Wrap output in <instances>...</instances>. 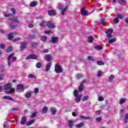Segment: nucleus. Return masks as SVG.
I'll list each match as a JSON object with an SVG mask.
<instances>
[{
  "label": "nucleus",
  "instance_id": "1",
  "mask_svg": "<svg viewBox=\"0 0 128 128\" xmlns=\"http://www.w3.org/2000/svg\"><path fill=\"white\" fill-rule=\"evenodd\" d=\"M74 96H75V102H80V99L82 95V94H78V90H74Z\"/></svg>",
  "mask_w": 128,
  "mask_h": 128
},
{
  "label": "nucleus",
  "instance_id": "2",
  "mask_svg": "<svg viewBox=\"0 0 128 128\" xmlns=\"http://www.w3.org/2000/svg\"><path fill=\"white\" fill-rule=\"evenodd\" d=\"M14 54L12 53L10 54L8 57V66H10L12 62H16V57H14Z\"/></svg>",
  "mask_w": 128,
  "mask_h": 128
},
{
  "label": "nucleus",
  "instance_id": "3",
  "mask_svg": "<svg viewBox=\"0 0 128 128\" xmlns=\"http://www.w3.org/2000/svg\"><path fill=\"white\" fill-rule=\"evenodd\" d=\"M54 70L56 74H60V72H62V68L58 64H56L55 66Z\"/></svg>",
  "mask_w": 128,
  "mask_h": 128
},
{
  "label": "nucleus",
  "instance_id": "4",
  "mask_svg": "<svg viewBox=\"0 0 128 128\" xmlns=\"http://www.w3.org/2000/svg\"><path fill=\"white\" fill-rule=\"evenodd\" d=\"M16 92H24V86L22 84H20L17 86V88L16 90Z\"/></svg>",
  "mask_w": 128,
  "mask_h": 128
},
{
  "label": "nucleus",
  "instance_id": "5",
  "mask_svg": "<svg viewBox=\"0 0 128 128\" xmlns=\"http://www.w3.org/2000/svg\"><path fill=\"white\" fill-rule=\"evenodd\" d=\"M38 60V56L34 54H30L26 58V60Z\"/></svg>",
  "mask_w": 128,
  "mask_h": 128
},
{
  "label": "nucleus",
  "instance_id": "6",
  "mask_svg": "<svg viewBox=\"0 0 128 128\" xmlns=\"http://www.w3.org/2000/svg\"><path fill=\"white\" fill-rule=\"evenodd\" d=\"M80 12L82 16H88V11H86V9L84 8H81Z\"/></svg>",
  "mask_w": 128,
  "mask_h": 128
},
{
  "label": "nucleus",
  "instance_id": "7",
  "mask_svg": "<svg viewBox=\"0 0 128 128\" xmlns=\"http://www.w3.org/2000/svg\"><path fill=\"white\" fill-rule=\"evenodd\" d=\"M47 26H48L50 28H56V25L52 24V22H48Z\"/></svg>",
  "mask_w": 128,
  "mask_h": 128
},
{
  "label": "nucleus",
  "instance_id": "8",
  "mask_svg": "<svg viewBox=\"0 0 128 128\" xmlns=\"http://www.w3.org/2000/svg\"><path fill=\"white\" fill-rule=\"evenodd\" d=\"M106 33L107 34V36L108 38H112V34H112V29H108L106 30Z\"/></svg>",
  "mask_w": 128,
  "mask_h": 128
},
{
  "label": "nucleus",
  "instance_id": "9",
  "mask_svg": "<svg viewBox=\"0 0 128 128\" xmlns=\"http://www.w3.org/2000/svg\"><path fill=\"white\" fill-rule=\"evenodd\" d=\"M86 82V81L84 80L80 83L78 92H82L84 90V82Z\"/></svg>",
  "mask_w": 128,
  "mask_h": 128
},
{
  "label": "nucleus",
  "instance_id": "10",
  "mask_svg": "<svg viewBox=\"0 0 128 128\" xmlns=\"http://www.w3.org/2000/svg\"><path fill=\"white\" fill-rule=\"evenodd\" d=\"M52 57L50 56V54H47L45 56V60L47 62H52Z\"/></svg>",
  "mask_w": 128,
  "mask_h": 128
},
{
  "label": "nucleus",
  "instance_id": "11",
  "mask_svg": "<svg viewBox=\"0 0 128 128\" xmlns=\"http://www.w3.org/2000/svg\"><path fill=\"white\" fill-rule=\"evenodd\" d=\"M20 48L21 50H24V48H26V43L25 42H22V44L20 46Z\"/></svg>",
  "mask_w": 128,
  "mask_h": 128
},
{
  "label": "nucleus",
  "instance_id": "12",
  "mask_svg": "<svg viewBox=\"0 0 128 128\" xmlns=\"http://www.w3.org/2000/svg\"><path fill=\"white\" fill-rule=\"evenodd\" d=\"M48 14L49 16H55L56 14V12L54 10H50L48 11Z\"/></svg>",
  "mask_w": 128,
  "mask_h": 128
},
{
  "label": "nucleus",
  "instance_id": "13",
  "mask_svg": "<svg viewBox=\"0 0 128 128\" xmlns=\"http://www.w3.org/2000/svg\"><path fill=\"white\" fill-rule=\"evenodd\" d=\"M4 88L5 90H10V88H12V84L10 83L6 84L4 86Z\"/></svg>",
  "mask_w": 128,
  "mask_h": 128
},
{
  "label": "nucleus",
  "instance_id": "14",
  "mask_svg": "<svg viewBox=\"0 0 128 128\" xmlns=\"http://www.w3.org/2000/svg\"><path fill=\"white\" fill-rule=\"evenodd\" d=\"M26 117L24 116L21 119V124H26Z\"/></svg>",
  "mask_w": 128,
  "mask_h": 128
},
{
  "label": "nucleus",
  "instance_id": "15",
  "mask_svg": "<svg viewBox=\"0 0 128 128\" xmlns=\"http://www.w3.org/2000/svg\"><path fill=\"white\" fill-rule=\"evenodd\" d=\"M58 41V38L57 37H53L52 39V44H56Z\"/></svg>",
  "mask_w": 128,
  "mask_h": 128
},
{
  "label": "nucleus",
  "instance_id": "16",
  "mask_svg": "<svg viewBox=\"0 0 128 128\" xmlns=\"http://www.w3.org/2000/svg\"><path fill=\"white\" fill-rule=\"evenodd\" d=\"M4 100H12V102H14V100L12 99V97L10 96H3Z\"/></svg>",
  "mask_w": 128,
  "mask_h": 128
},
{
  "label": "nucleus",
  "instance_id": "17",
  "mask_svg": "<svg viewBox=\"0 0 128 128\" xmlns=\"http://www.w3.org/2000/svg\"><path fill=\"white\" fill-rule=\"evenodd\" d=\"M66 10H68V6H66L64 9H62L61 11L62 16H64V13L66 12Z\"/></svg>",
  "mask_w": 128,
  "mask_h": 128
},
{
  "label": "nucleus",
  "instance_id": "18",
  "mask_svg": "<svg viewBox=\"0 0 128 128\" xmlns=\"http://www.w3.org/2000/svg\"><path fill=\"white\" fill-rule=\"evenodd\" d=\"M50 66H52V64L50 63H48L46 64V72H48V70H50Z\"/></svg>",
  "mask_w": 128,
  "mask_h": 128
},
{
  "label": "nucleus",
  "instance_id": "19",
  "mask_svg": "<svg viewBox=\"0 0 128 128\" xmlns=\"http://www.w3.org/2000/svg\"><path fill=\"white\" fill-rule=\"evenodd\" d=\"M116 16L119 20H124V14H117Z\"/></svg>",
  "mask_w": 128,
  "mask_h": 128
},
{
  "label": "nucleus",
  "instance_id": "20",
  "mask_svg": "<svg viewBox=\"0 0 128 128\" xmlns=\"http://www.w3.org/2000/svg\"><path fill=\"white\" fill-rule=\"evenodd\" d=\"M10 91H6V94H12V92H14V91L16 90V89L14 88H10Z\"/></svg>",
  "mask_w": 128,
  "mask_h": 128
},
{
  "label": "nucleus",
  "instance_id": "21",
  "mask_svg": "<svg viewBox=\"0 0 128 128\" xmlns=\"http://www.w3.org/2000/svg\"><path fill=\"white\" fill-rule=\"evenodd\" d=\"M10 22H18V20L16 17H14L12 19H10Z\"/></svg>",
  "mask_w": 128,
  "mask_h": 128
},
{
  "label": "nucleus",
  "instance_id": "22",
  "mask_svg": "<svg viewBox=\"0 0 128 128\" xmlns=\"http://www.w3.org/2000/svg\"><path fill=\"white\" fill-rule=\"evenodd\" d=\"M48 107L44 106L42 110V114H46V112H48Z\"/></svg>",
  "mask_w": 128,
  "mask_h": 128
},
{
  "label": "nucleus",
  "instance_id": "23",
  "mask_svg": "<svg viewBox=\"0 0 128 128\" xmlns=\"http://www.w3.org/2000/svg\"><path fill=\"white\" fill-rule=\"evenodd\" d=\"M31 96H32V92H27L25 94V98H30Z\"/></svg>",
  "mask_w": 128,
  "mask_h": 128
},
{
  "label": "nucleus",
  "instance_id": "24",
  "mask_svg": "<svg viewBox=\"0 0 128 128\" xmlns=\"http://www.w3.org/2000/svg\"><path fill=\"white\" fill-rule=\"evenodd\" d=\"M51 112L52 114H56V109L54 108H52L50 109Z\"/></svg>",
  "mask_w": 128,
  "mask_h": 128
},
{
  "label": "nucleus",
  "instance_id": "25",
  "mask_svg": "<svg viewBox=\"0 0 128 128\" xmlns=\"http://www.w3.org/2000/svg\"><path fill=\"white\" fill-rule=\"evenodd\" d=\"M28 78H36V76H35L34 74H30Z\"/></svg>",
  "mask_w": 128,
  "mask_h": 128
},
{
  "label": "nucleus",
  "instance_id": "26",
  "mask_svg": "<svg viewBox=\"0 0 128 128\" xmlns=\"http://www.w3.org/2000/svg\"><path fill=\"white\" fill-rule=\"evenodd\" d=\"M74 124V121L72 120L68 121V126H70V128H72V124Z\"/></svg>",
  "mask_w": 128,
  "mask_h": 128
},
{
  "label": "nucleus",
  "instance_id": "27",
  "mask_svg": "<svg viewBox=\"0 0 128 128\" xmlns=\"http://www.w3.org/2000/svg\"><path fill=\"white\" fill-rule=\"evenodd\" d=\"M114 80V75H111L109 78L110 82H112V80Z\"/></svg>",
  "mask_w": 128,
  "mask_h": 128
},
{
  "label": "nucleus",
  "instance_id": "28",
  "mask_svg": "<svg viewBox=\"0 0 128 128\" xmlns=\"http://www.w3.org/2000/svg\"><path fill=\"white\" fill-rule=\"evenodd\" d=\"M97 64H98V66H104V62L102 61L98 60Z\"/></svg>",
  "mask_w": 128,
  "mask_h": 128
},
{
  "label": "nucleus",
  "instance_id": "29",
  "mask_svg": "<svg viewBox=\"0 0 128 128\" xmlns=\"http://www.w3.org/2000/svg\"><path fill=\"white\" fill-rule=\"evenodd\" d=\"M22 40V38H20V37H18V38H15V39H13L12 40V42H16V41H18V40Z\"/></svg>",
  "mask_w": 128,
  "mask_h": 128
},
{
  "label": "nucleus",
  "instance_id": "30",
  "mask_svg": "<svg viewBox=\"0 0 128 128\" xmlns=\"http://www.w3.org/2000/svg\"><path fill=\"white\" fill-rule=\"evenodd\" d=\"M8 40H12V38H14V33L11 32L8 35Z\"/></svg>",
  "mask_w": 128,
  "mask_h": 128
},
{
  "label": "nucleus",
  "instance_id": "31",
  "mask_svg": "<svg viewBox=\"0 0 128 128\" xmlns=\"http://www.w3.org/2000/svg\"><path fill=\"white\" fill-rule=\"evenodd\" d=\"M38 4L36 2H32L30 3V6H36Z\"/></svg>",
  "mask_w": 128,
  "mask_h": 128
},
{
  "label": "nucleus",
  "instance_id": "32",
  "mask_svg": "<svg viewBox=\"0 0 128 128\" xmlns=\"http://www.w3.org/2000/svg\"><path fill=\"white\" fill-rule=\"evenodd\" d=\"M34 120H32L31 121L28 122L26 126H30L31 124H34Z\"/></svg>",
  "mask_w": 128,
  "mask_h": 128
},
{
  "label": "nucleus",
  "instance_id": "33",
  "mask_svg": "<svg viewBox=\"0 0 128 128\" xmlns=\"http://www.w3.org/2000/svg\"><path fill=\"white\" fill-rule=\"evenodd\" d=\"M88 58L90 60H92V62H96V59L94 58V57H92V56H88Z\"/></svg>",
  "mask_w": 128,
  "mask_h": 128
},
{
  "label": "nucleus",
  "instance_id": "34",
  "mask_svg": "<svg viewBox=\"0 0 128 128\" xmlns=\"http://www.w3.org/2000/svg\"><path fill=\"white\" fill-rule=\"evenodd\" d=\"M82 126H84V123H82V122L80 123L76 126V128H82Z\"/></svg>",
  "mask_w": 128,
  "mask_h": 128
},
{
  "label": "nucleus",
  "instance_id": "35",
  "mask_svg": "<svg viewBox=\"0 0 128 128\" xmlns=\"http://www.w3.org/2000/svg\"><path fill=\"white\" fill-rule=\"evenodd\" d=\"M88 42L90 43L92 42H94V38H92V36L88 38Z\"/></svg>",
  "mask_w": 128,
  "mask_h": 128
},
{
  "label": "nucleus",
  "instance_id": "36",
  "mask_svg": "<svg viewBox=\"0 0 128 128\" xmlns=\"http://www.w3.org/2000/svg\"><path fill=\"white\" fill-rule=\"evenodd\" d=\"M116 41V39L114 38V39H111L109 41H108V42L109 44H112Z\"/></svg>",
  "mask_w": 128,
  "mask_h": 128
},
{
  "label": "nucleus",
  "instance_id": "37",
  "mask_svg": "<svg viewBox=\"0 0 128 128\" xmlns=\"http://www.w3.org/2000/svg\"><path fill=\"white\" fill-rule=\"evenodd\" d=\"M80 118H82V120H90V117H86L84 116H80Z\"/></svg>",
  "mask_w": 128,
  "mask_h": 128
},
{
  "label": "nucleus",
  "instance_id": "38",
  "mask_svg": "<svg viewBox=\"0 0 128 128\" xmlns=\"http://www.w3.org/2000/svg\"><path fill=\"white\" fill-rule=\"evenodd\" d=\"M48 25V23L46 22H43L40 24V26H46Z\"/></svg>",
  "mask_w": 128,
  "mask_h": 128
},
{
  "label": "nucleus",
  "instance_id": "39",
  "mask_svg": "<svg viewBox=\"0 0 128 128\" xmlns=\"http://www.w3.org/2000/svg\"><path fill=\"white\" fill-rule=\"evenodd\" d=\"M12 50V46H10L8 48L6 49V52H10Z\"/></svg>",
  "mask_w": 128,
  "mask_h": 128
},
{
  "label": "nucleus",
  "instance_id": "40",
  "mask_svg": "<svg viewBox=\"0 0 128 128\" xmlns=\"http://www.w3.org/2000/svg\"><path fill=\"white\" fill-rule=\"evenodd\" d=\"M36 68H42V64H40V62H38L36 64Z\"/></svg>",
  "mask_w": 128,
  "mask_h": 128
},
{
  "label": "nucleus",
  "instance_id": "41",
  "mask_svg": "<svg viewBox=\"0 0 128 128\" xmlns=\"http://www.w3.org/2000/svg\"><path fill=\"white\" fill-rule=\"evenodd\" d=\"M88 96H84L82 98V102H86V100H88Z\"/></svg>",
  "mask_w": 128,
  "mask_h": 128
},
{
  "label": "nucleus",
  "instance_id": "42",
  "mask_svg": "<svg viewBox=\"0 0 128 128\" xmlns=\"http://www.w3.org/2000/svg\"><path fill=\"white\" fill-rule=\"evenodd\" d=\"M84 75L82 74H78L76 75V78H78V80H80V78H84Z\"/></svg>",
  "mask_w": 128,
  "mask_h": 128
},
{
  "label": "nucleus",
  "instance_id": "43",
  "mask_svg": "<svg viewBox=\"0 0 128 128\" xmlns=\"http://www.w3.org/2000/svg\"><path fill=\"white\" fill-rule=\"evenodd\" d=\"M36 116H38V113H36V112L33 113L32 116H31V118H36Z\"/></svg>",
  "mask_w": 128,
  "mask_h": 128
},
{
  "label": "nucleus",
  "instance_id": "44",
  "mask_svg": "<svg viewBox=\"0 0 128 128\" xmlns=\"http://www.w3.org/2000/svg\"><path fill=\"white\" fill-rule=\"evenodd\" d=\"M96 50H102V47L101 46H95Z\"/></svg>",
  "mask_w": 128,
  "mask_h": 128
},
{
  "label": "nucleus",
  "instance_id": "45",
  "mask_svg": "<svg viewBox=\"0 0 128 128\" xmlns=\"http://www.w3.org/2000/svg\"><path fill=\"white\" fill-rule=\"evenodd\" d=\"M102 74V71L98 70L97 73L98 76H101Z\"/></svg>",
  "mask_w": 128,
  "mask_h": 128
},
{
  "label": "nucleus",
  "instance_id": "46",
  "mask_svg": "<svg viewBox=\"0 0 128 128\" xmlns=\"http://www.w3.org/2000/svg\"><path fill=\"white\" fill-rule=\"evenodd\" d=\"M37 46H38V43L36 42L32 43V48H36Z\"/></svg>",
  "mask_w": 128,
  "mask_h": 128
},
{
  "label": "nucleus",
  "instance_id": "47",
  "mask_svg": "<svg viewBox=\"0 0 128 128\" xmlns=\"http://www.w3.org/2000/svg\"><path fill=\"white\" fill-rule=\"evenodd\" d=\"M58 8H59V10H64V5L62 4H59L58 5Z\"/></svg>",
  "mask_w": 128,
  "mask_h": 128
},
{
  "label": "nucleus",
  "instance_id": "48",
  "mask_svg": "<svg viewBox=\"0 0 128 128\" xmlns=\"http://www.w3.org/2000/svg\"><path fill=\"white\" fill-rule=\"evenodd\" d=\"M105 22H106V19H104V18L102 19L101 20V24H102L104 26H106V24H104Z\"/></svg>",
  "mask_w": 128,
  "mask_h": 128
},
{
  "label": "nucleus",
  "instance_id": "49",
  "mask_svg": "<svg viewBox=\"0 0 128 128\" xmlns=\"http://www.w3.org/2000/svg\"><path fill=\"white\" fill-rule=\"evenodd\" d=\"M42 40V42H46V36H42V38H41Z\"/></svg>",
  "mask_w": 128,
  "mask_h": 128
},
{
  "label": "nucleus",
  "instance_id": "50",
  "mask_svg": "<svg viewBox=\"0 0 128 128\" xmlns=\"http://www.w3.org/2000/svg\"><path fill=\"white\" fill-rule=\"evenodd\" d=\"M42 54H44L46 52H48V49H44L41 51Z\"/></svg>",
  "mask_w": 128,
  "mask_h": 128
},
{
  "label": "nucleus",
  "instance_id": "51",
  "mask_svg": "<svg viewBox=\"0 0 128 128\" xmlns=\"http://www.w3.org/2000/svg\"><path fill=\"white\" fill-rule=\"evenodd\" d=\"M96 120L97 122H102V118H96Z\"/></svg>",
  "mask_w": 128,
  "mask_h": 128
},
{
  "label": "nucleus",
  "instance_id": "52",
  "mask_svg": "<svg viewBox=\"0 0 128 128\" xmlns=\"http://www.w3.org/2000/svg\"><path fill=\"white\" fill-rule=\"evenodd\" d=\"M104 100V97L102 96H100L98 98V100H99V102H102V100Z\"/></svg>",
  "mask_w": 128,
  "mask_h": 128
},
{
  "label": "nucleus",
  "instance_id": "53",
  "mask_svg": "<svg viewBox=\"0 0 128 128\" xmlns=\"http://www.w3.org/2000/svg\"><path fill=\"white\" fill-rule=\"evenodd\" d=\"M119 3L120 4H125L126 2H124V0H119Z\"/></svg>",
  "mask_w": 128,
  "mask_h": 128
},
{
  "label": "nucleus",
  "instance_id": "54",
  "mask_svg": "<svg viewBox=\"0 0 128 128\" xmlns=\"http://www.w3.org/2000/svg\"><path fill=\"white\" fill-rule=\"evenodd\" d=\"M124 102H126V100L124 99H121L120 101V104H124Z\"/></svg>",
  "mask_w": 128,
  "mask_h": 128
},
{
  "label": "nucleus",
  "instance_id": "55",
  "mask_svg": "<svg viewBox=\"0 0 128 128\" xmlns=\"http://www.w3.org/2000/svg\"><path fill=\"white\" fill-rule=\"evenodd\" d=\"M36 38V35H32L30 36V40H34V38Z\"/></svg>",
  "mask_w": 128,
  "mask_h": 128
},
{
  "label": "nucleus",
  "instance_id": "56",
  "mask_svg": "<svg viewBox=\"0 0 128 128\" xmlns=\"http://www.w3.org/2000/svg\"><path fill=\"white\" fill-rule=\"evenodd\" d=\"M102 114V111L100 110H98L96 112V116H98L99 114Z\"/></svg>",
  "mask_w": 128,
  "mask_h": 128
},
{
  "label": "nucleus",
  "instance_id": "57",
  "mask_svg": "<svg viewBox=\"0 0 128 128\" xmlns=\"http://www.w3.org/2000/svg\"><path fill=\"white\" fill-rule=\"evenodd\" d=\"M113 22H114L115 24H118V18H116L115 19H114L113 20Z\"/></svg>",
  "mask_w": 128,
  "mask_h": 128
},
{
  "label": "nucleus",
  "instance_id": "58",
  "mask_svg": "<svg viewBox=\"0 0 128 128\" xmlns=\"http://www.w3.org/2000/svg\"><path fill=\"white\" fill-rule=\"evenodd\" d=\"M12 110H14V112H17V110H18V108H11Z\"/></svg>",
  "mask_w": 128,
  "mask_h": 128
},
{
  "label": "nucleus",
  "instance_id": "59",
  "mask_svg": "<svg viewBox=\"0 0 128 128\" xmlns=\"http://www.w3.org/2000/svg\"><path fill=\"white\" fill-rule=\"evenodd\" d=\"M10 10H11L12 12V13L13 14H16V10H14V8H11L10 9Z\"/></svg>",
  "mask_w": 128,
  "mask_h": 128
},
{
  "label": "nucleus",
  "instance_id": "60",
  "mask_svg": "<svg viewBox=\"0 0 128 128\" xmlns=\"http://www.w3.org/2000/svg\"><path fill=\"white\" fill-rule=\"evenodd\" d=\"M45 34H52V32L50 30H48V31H45L44 32Z\"/></svg>",
  "mask_w": 128,
  "mask_h": 128
},
{
  "label": "nucleus",
  "instance_id": "61",
  "mask_svg": "<svg viewBox=\"0 0 128 128\" xmlns=\"http://www.w3.org/2000/svg\"><path fill=\"white\" fill-rule=\"evenodd\" d=\"M34 92L35 94H38V88H35Z\"/></svg>",
  "mask_w": 128,
  "mask_h": 128
},
{
  "label": "nucleus",
  "instance_id": "62",
  "mask_svg": "<svg viewBox=\"0 0 128 128\" xmlns=\"http://www.w3.org/2000/svg\"><path fill=\"white\" fill-rule=\"evenodd\" d=\"M28 27L30 28H34V24H29L28 25Z\"/></svg>",
  "mask_w": 128,
  "mask_h": 128
},
{
  "label": "nucleus",
  "instance_id": "63",
  "mask_svg": "<svg viewBox=\"0 0 128 128\" xmlns=\"http://www.w3.org/2000/svg\"><path fill=\"white\" fill-rule=\"evenodd\" d=\"M4 80V75L0 74V80Z\"/></svg>",
  "mask_w": 128,
  "mask_h": 128
},
{
  "label": "nucleus",
  "instance_id": "64",
  "mask_svg": "<svg viewBox=\"0 0 128 128\" xmlns=\"http://www.w3.org/2000/svg\"><path fill=\"white\" fill-rule=\"evenodd\" d=\"M124 21L126 22L128 24V18H126L124 20Z\"/></svg>",
  "mask_w": 128,
  "mask_h": 128
}]
</instances>
